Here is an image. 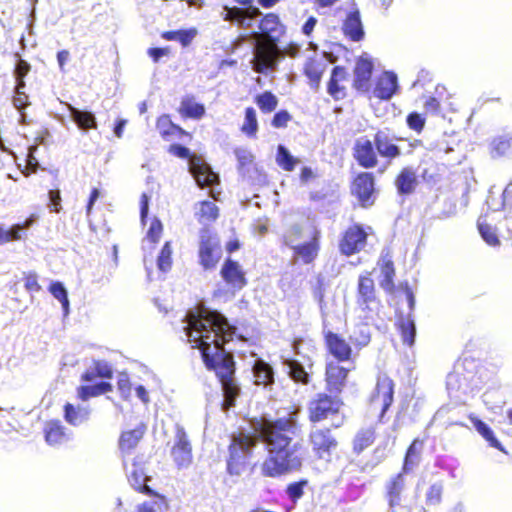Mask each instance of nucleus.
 <instances>
[{
    "label": "nucleus",
    "instance_id": "1",
    "mask_svg": "<svg viewBox=\"0 0 512 512\" xmlns=\"http://www.w3.org/2000/svg\"><path fill=\"white\" fill-rule=\"evenodd\" d=\"M299 408H292L275 419H262L254 425V433L233 435L229 446L227 472L239 476L245 469L246 459L258 442H262L267 457L261 465L266 477L276 478L301 470L304 447L295 440L301 433Z\"/></svg>",
    "mask_w": 512,
    "mask_h": 512
},
{
    "label": "nucleus",
    "instance_id": "2",
    "mask_svg": "<svg viewBox=\"0 0 512 512\" xmlns=\"http://www.w3.org/2000/svg\"><path fill=\"white\" fill-rule=\"evenodd\" d=\"M183 322L187 341L193 348L200 350L207 369L215 371L222 386L225 402L233 406L240 393V387L234 378L233 358L225 350L224 345L234 336L241 339V336L236 334L237 328L231 325L222 313L210 309H190Z\"/></svg>",
    "mask_w": 512,
    "mask_h": 512
},
{
    "label": "nucleus",
    "instance_id": "3",
    "mask_svg": "<svg viewBox=\"0 0 512 512\" xmlns=\"http://www.w3.org/2000/svg\"><path fill=\"white\" fill-rule=\"evenodd\" d=\"M169 152L176 157L188 159L189 172L200 188L214 187L220 183L219 175L201 157L191 156L189 148L181 144H172Z\"/></svg>",
    "mask_w": 512,
    "mask_h": 512
},
{
    "label": "nucleus",
    "instance_id": "4",
    "mask_svg": "<svg viewBox=\"0 0 512 512\" xmlns=\"http://www.w3.org/2000/svg\"><path fill=\"white\" fill-rule=\"evenodd\" d=\"M341 404L337 397L318 394L317 398L311 401L309 405L310 421L320 422L329 416H333L332 426L340 427L343 424V417L338 415Z\"/></svg>",
    "mask_w": 512,
    "mask_h": 512
},
{
    "label": "nucleus",
    "instance_id": "5",
    "mask_svg": "<svg viewBox=\"0 0 512 512\" xmlns=\"http://www.w3.org/2000/svg\"><path fill=\"white\" fill-rule=\"evenodd\" d=\"M407 472H400L386 484V499L391 512H425L421 509L413 511L403 493L406 487Z\"/></svg>",
    "mask_w": 512,
    "mask_h": 512
},
{
    "label": "nucleus",
    "instance_id": "6",
    "mask_svg": "<svg viewBox=\"0 0 512 512\" xmlns=\"http://www.w3.org/2000/svg\"><path fill=\"white\" fill-rule=\"evenodd\" d=\"M312 451L319 459L329 460L337 449L338 441L327 427L313 426L309 433Z\"/></svg>",
    "mask_w": 512,
    "mask_h": 512
},
{
    "label": "nucleus",
    "instance_id": "7",
    "mask_svg": "<svg viewBox=\"0 0 512 512\" xmlns=\"http://www.w3.org/2000/svg\"><path fill=\"white\" fill-rule=\"evenodd\" d=\"M220 245L208 228L200 230L199 262L205 270L213 269L220 259Z\"/></svg>",
    "mask_w": 512,
    "mask_h": 512
},
{
    "label": "nucleus",
    "instance_id": "8",
    "mask_svg": "<svg viewBox=\"0 0 512 512\" xmlns=\"http://www.w3.org/2000/svg\"><path fill=\"white\" fill-rule=\"evenodd\" d=\"M281 57L276 47L259 46L254 49L250 64L254 72L266 75L277 69Z\"/></svg>",
    "mask_w": 512,
    "mask_h": 512
},
{
    "label": "nucleus",
    "instance_id": "9",
    "mask_svg": "<svg viewBox=\"0 0 512 512\" xmlns=\"http://www.w3.org/2000/svg\"><path fill=\"white\" fill-rule=\"evenodd\" d=\"M171 456L178 469L188 468L192 463V445L184 427L179 424L175 426L174 445L171 449Z\"/></svg>",
    "mask_w": 512,
    "mask_h": 512
},
{
    "label": "nucleus",
    "instance_id": "10",
    "mask_svg": "<svg viewBox=\"0 0 512 512\" xmlns=\"http://www.w3.org/2000/svg\"><path fill=\"white\" fill-rule=\"evenodd\" d=\"M356 303L358 307L365 312V318H368V313L374 312L379 305L376 296L374 280L367 275H360L357 285Z\"/></svg>",
    "mask_w": 512,
    "mask_h": 512
},
{
    "label": "nucleus",
    "instance_id": "11",
    "mask_svg": "<svg viewBox=\"0 0 512 512\" xmlns=\"http://www.w3.org/2000/svg\"><path fill=\"white\" fill-rule=\"evenodd\" d=\"M261 15L262 13L258 7L240 8L237 6L229 7L227 5L223 6V12L221 13L224 21L237 23L238 26L246 30H251L254 20Z\"/></svg>",
    "mask_w": 512,
    "mask_h": 512
},
{
    "label": "nucleus",
    "instance_id": "12",
    "mask_svg": "<svg viewBox=\"0 0 512 512\" xmlns=\"http://www.w3.org/2000/svg\"><path fill=\"white\" fill-rule=\"evenodd\" d=\"M366 241L367 233L362 226L356 224L345 231L340 241L339 249L342 254L350 256L363 249L366 245Z\"/></svg>",
    "mask_w": 512,
    "mask_h": 512
},
{
    "label": "nucleus",
    "instance_id": "13",
    "mask_svg": "<svg viewBox=\"0 0 512 512\" xmlns=\"http://www.w3.org/2000/svg\"><path fill=\"white\" fill-rule=\"evenodd\" d=\"M374 142L366 137H360L355 141L353 156L357 163L366 169L374 168L378 164L377 151Z\"/></svg>",
    "mask_w": 512,
    "mask_h": 512
},
{
    "label": "nucleus",
    "instance_id": "14",
    "mask_svg": "<svg viewBox=\"0 0 512 512\" xmlns=\"http://www.w3.org/2000/svg\"><path fill=\"white\" fill-rule=\"evenodd\" d=\"M374 176L372 173H360L352 186L353 194L358 198L362 207L371 206L374 203Z\"/></svg>",
    "mask_w": 512,
    "mask_h": 512
},
{
    "label": "nucleus",
    "instance_id": "15",
    "mask_svg": "<svg viewBox=\"0 0 512 512\" xmlns=\"http://www.w3.org/2000/svg\"><path fill=\"white\" fill-rule=\"evenodd\" d=\"M394 395V383L387 376H380L377 380L375 392L371 397V402L374 406H381L380 418H382L385 412L389 409L393 402Z\"/></svg>",
    "mask_w": 512,
    "mask_h": 512
},
{
    "label": "nucleus",
    "instance_id": "16",
    "mask_svg": "<svg viewBox=\"0 0 512 512\" xmlns=\"http://www.w3.org/2000/svg\"><path fill=\"white\" fill-rule=\"evenodd\" d=\"M401 140L396 138L389 129H382L374 135V145L377 153L384 158L394 159L401 155V150L395 141Z\"/></svg>",
    "mask_w": 512,
    "mask_h": 512
},
{
    "label": "nucleus",
    "instance_id": "17",
    "mask_svg": "<svg viewBox=\"0 0 512 512\" xmlns=\"http://www.w3.org/2000/svg\"><path fill=\"white\" fill-rule=\"evenodd\" d=\"M222 279L234 291H239L247 285L245 273L237 261L227 258L221 268Z\"/></svg>",
    "mask_w": 512,
    "mask_h": 512
},
{
    "label": "nucleus",
    "instance_id": "18",
    "mask_svg": "<svg viewBox=\"0 0 512 512\" xmlns=\"http://www.w3.org/2000/svg\"><path fill=\"white\" fill-rule=\"evenodd\" d=\"M253 383L256 386H261L267 391H272L275 384V371L274 368L261 358L254 360L252 365Z\"/></svg>",
    "mask_w": 512,
    "mask_h": 512
},
{
    "label": "nucleus",
    "instance_id": "19",
    "mask_svg": "<svg viewBox=\"0 0 512 512\" xmlns=\"http://www.w3.org/2000/svg\"><path fill=\"white\" fill-rule=\"evenodd\" d=\"M398 89L397 75L390 71H385L377 80L373 94L375 97L383 100H389Z\"/></svg>",
    "mask_w": 512,
    "mask_h": 512
},
{
    "label": "nucleus",
    "instance_id": "20",
    "mask_svg": "<svg viewBox=\"0 0 512 512\" xmlns=\"http://www.w3.org/2000/svg\"><path fill=\"white\" fill-rule=\"evenodd\" d=\"M380 265V280L379 285L386 292H392L394 290V277H395V268L394 263L392 261V256L390 252L387 250H383L381 254V260L379 262Z\"/></svg>",
    "mask_w": 512,
    "mask_h": 512
},
{
    "label": "nucleus",
    "instance_id": "21",
    "mask_svg": "<svg viewBox=\"0 0 512 512\" xmlns=\"http://www.w3.org/2000/svg\"><path fill=\"white\" fill-rule=\"evenodd\" d=\"M329 352L339 361L349 360L352 349L350 345L338 334L331 331L325 335Z\"/></svg>",
    "mask_w": 512,
    "mask_h": 512
},
{
    "label": "nucleus",
    "instance_id": "22",
    "mask_svg": "<svg viewBox=\"0 0 512 512\" xmlns=\"http://www.w3.org/2000/svg\"><path fill=\"white\" fill-rule=\"evenodd\" d=\"M348 370L337 363H329L326 367V382L331 393H340L345 385Z\"/></svg>",
    "mask_w": 512,
    "mask_h": 512
},
{
    "label": "nucleus",
    "instance_id": "23",
    "mask_svg": "<svg viewBox=\"0 0 512 512\" xmlns=\"http://www.w3.org/2000/svg\"><path fill=\"white\" fill-rule=\"evenodd\" d=\"M258 28L263 35L271 41L276 42L284 33V26L279 17L274 13L265 15L258 24Z\"/></svg>",
    "mask_w": 512,
    "mask_h": 512
},
{
    "label": "nucleus",
    "instance_id": "24",
    "mask_svg": "<svg viewBox=\"0 0 512 512\" xmlns=\"http://www.w3.org/2000/svg\"><path fill=\"white\" fill-rule=\"evenodd\" d=\"M66 106L70 113V118L80 130L87 132L90 129H97L98 124L93 112L78 109L71 104H66Z\"/></svg>",
    "mask_w": 512,
    "mask_h": 512
},
{
    "label": "nucleus",
    "instance_id": "25",
    "mask_svg": "<svg viewBox=\"0 0 512 512\" xmlns=\"http://www.w3.org/2000/svg\"><path fill=\"white\" fill-rule=\"evenodd\" d=\"M342 30L345 36L352 41H360L364 37V29L359 10L355 9L348 13L344 20Z\"/></svg>",
    "mask_w": 512,
    "mask_h": 512
},
{
    "label": "nucleus",
    "instance_id": "26",
    "mask_svg": "<svg viewBox=\"0 0 512 512\" xmlns=\"http://www.w3.org/2000/svg\"><path fill=\"white\" fill-rule=\"evenodd\" d=\"M395 186L401 196L412 194L417 186L415 170L412 167L403 168L395 179Z\"/></svg>",
    "mask_w": 512,
    "mask_h": 512
},
{
    "label": "nucleus",
    "instance_id": "27",
    "mask_svg": "<svg viewBox=\"0 0 512 512\" xmlns=\"http://www.w3.org/2000/svg\"><path fill=\"white\" fill-rule=\"evenodd\" d=\"M373 63L366 56H361L355 66V87L358 90H367L373 72Z\"/></svg>",
    "mask_w": 512,
    "mask_h": 512
},
{
    "label": "nucleus",
    "instance_id": "28",
    "mask_svg": "<svg viewBox=\"0 0 512 512\" xmlns=\"http://www.w3.org/2000/svg\"><path fill=\"white\" fill-rule=\"evenodd\" d=\"M90 415L91 409L88 405L67 403L64 406V418L70 425L79 426L87 422Z\"/></svg>",
    "mask_w": 512,
    "mask_h": 512
},
{
    "label": "nucleus",
    "instance_id": "29",
    "mask_svg": "<svg viewBox=\"0 0 512 512\" xmlns=\"http://www.w3.org/2000/svg\"><path fill=\"white\" fill-rule=\"evenodd\" d=\"M282 364L287 374L294 382L300 384L309 383L310 375L299 360L293 358H283Z\"/></svg>",
    "mask_w": 512,
    "mask_h": 512
},
{
    "label": "nucleus",
    "instance_id": "30",
    "mask_svg": "<svg viewBox=\"0 0 512 512\" xmlns=\"http://www.w3.org/2000/svg\"><path fill=\"white\" fill-rule=\"evenodd\" d=\"M234 155L238 162V172L242 177H249L250 169L253 167L256 169L254 163L255 157L252 152L244 147H237L234 149Z\"/></svg>",
    "mask_w": 512,
    "mask_h": 512
},
{
    "label": "nucleus",
    "instance_id": "31",
    "mask_svg": "<svg viewBox=\"0 0 512 512\" xmlns=\"http://www.w3.org/2000/svg\"><path fill=\"white\" fill-rule=\"evenodd\" d=\"M491 153L495 157L512 154V133L504 132L491 141Z\"/></svg>",
    "mask_w": 512,
    "mask_h": 512
},
{
    "label": "nucleus",
    "instance_id": "32",
    "mask_svg": "<svg viewBox=\"0 0 512 512\" xmlns=\"http://www.w3.org/2000/svg\"><path fill=\"white\" fill-rule=\"evenodd\" d=\"M423 446V441L419 439H415L411 443L405 455L402 471L409 473L419 464Z\"/></svg>",
    "mask_w": 512,
    "mask_h": 512
},
{
    "label": "nucleus",
    "instance_id": "33",
    "mask_svg": "<svg viewBox=\"0 0 512 512\" xmlns=\"http://www.w3.org/2000/svg\"><path fill=\"white\" fill-rule=\"evenodd\" d=\"M198 31L196 28L180 29L165 31L161 34V37L166 41H177L183 47H187L191 44L194 38L197 36Z\"/></svg>",
    "mask_w": 512,
    "mask_h": 512
},
{
    "label": "nucleus",
    "instance_id": "34",
    "mask_svg": "<svg viewBox=\"0 0 512 512\" xmlns=\"http://www.w3.org/2000/svg\"><path fill=\"white\" fill-rule=\"evenodd\" d=\"M45 440L51 446H56L67 441L65 428L58 421H51L45 427Z\"/></svg>",
    "mask_w": 512,
    "mask_h": 512
},
{
    "label": "nucleus",
    "instance_id": "35",
    "mask_svg": "<svg viewBox=\"0 0 512 512\" xmlns=\"http://www.w3.org/2000/svg\"><path fill=\"white\" fill-rule=\"evenodd\" d=\"M325 65L321 61L309 59L304 66V73L310 80V86L313 90L319 88L321 77L324 71Z\"/></svg>",
    "mask_w": 512,
    "mask_h": 512
},
{
    "label": "nucleus",
    "instance_id": "36",
    "mask_svg": "<svg viewBox=\"0 0 512 512\" xmlns=\"http://www.w3.org/2000/svg\"><path fill=\"white\" fill-rule=\"evenodd\" d=\"M112 391V385L109 382H99L94 385H82L77 389L79 399L87 401L92 397L102 395Z\"/></svg>",
    "mask_w": 512,
    "mask_h": 512
},
{
    "label": "nucleus",
    "instance_id": "37",
    "mask_svg": "<svg viewBox=\"0 0 512 512\" xmlns=\"http://www.w3.org/2000/svg\"><path fill=\"white\" fill-rule=\"evenodd\" d=\"M318 231H315L312 241L298 244L292 247L294 254L301 257L305 263L311 262L317 255Z\"/></svg>",
    "mask_w": 512,
    "mask_h": 512
},
{
    "label": "nucleus",
    "instance_id": "38",
    "mask_svg": "<svg viewBox=\"0 0 512 512\" xmlns=\"http://www.w3.org/2000/svg\"><path fill=\"white\" fill-rule=\"evenodd\" d=\"M275 160L277 165L287 172L293 171L296 165L300 162V160L293 156L289 149L283 144H279L277 146Z\"/></svg>",
    "mask_w": 512,
    "mask_h": 512
},
{
    "label": "nucleus",
    "instance_id": "39",
    "mask_svg": "<svg viewBox=\"0 0 512 512\" xmlns=\"http://www.w3.org/2000/svg\"><path fill=\"white\" fill-rule=\"evenodd\" d=\"M471 422L476 431L489 443L491 447L506 453L502 444L495 437L492 429L485 422L478 418H471Z\"/></svg>",
    "mask_w": 512,
    "mask_h": 512
},
{
    "label": "nucleus",
    "instance_id": "40",
    "mask_svg": "<svg viewBox=\"0 0 512 512\" xmlns=\"http://www.w3.org/2000/svg\"><path fill=\"white\" fill-rule=\"evenodd\" d=\"M398 322L403 343L407 344L408 346H412L416 337V325L414 317L411 316V314H407L406 318L400 316Z\"/></svg>",
    "mask_w": 512,
    "mask_h": 512
},
{
    "label": "nucleus",
    "instance_id": "41",
    "mask_svg": "<svg viewBox=\"0 0 512 512\" xmlns=\"http://www.w3.org/2000/svg\"><path fill=\"white\" fill-rule=\"evenodd\" d=\"M349 339L351 343L359 349L367 346L371 340L370 327L365 323L356 325L350 334Z\"/></svg>",
    "mask_w": 512,
    "mask_h": 512
},
{
    "label": "nucleus",
    "instance_id": "42",
    "mask_svg": "<svg viewBox=\"0 0 512 512\" xmlns=\"http://www.w3.org/2000/svg\"><path fill=\"white\" fill-rule=\"evenodd\" d=\"M375 440V431L372 427L361 429L357 432L353 441V450L356 453H361L364 449L369 447Z\"/></svg>",
    "mask_w": 512,
    "mask_h": 512
},
{
    "label": "nucleus",
    "instance_id": "43",
    "mask_svg": "<svg viewBox=\"0 0 512 512\" xmlns=\"http://www.w3.org/2000/svg\"><path fill=\"white\" fill-rule=\"evenodd\" d=\"M195 216L203 224L215 221L218 218V207L213 202L203 201L195 212Z\"/></svg>",
    "mask_w": 512,
    "mask_h": 512
},
{
    "label": "nucleus",
    "instance_id": "44",
    "mask_svg": "<svg viewBox=\"0 0 512 512\" xmlns=\"http://www.w3.org/2000/svg\"><path fill=\"white\" fill-rule=\"evenodd\" d=\"M128 480L135 490L145 493L147 495L154 494V491L147 485V476L144 474L142 470H139L136 467H134V469L128 476Z\"/></svg>",
    "mask_w": 512,
    "mask_h": 512
},
{
    "label": "nucleus",
    "instance_id": "45",
    "mask_svg": "<svg viewBox=\"0 0 512 512\" xmlns=\"http://www.w3.org/2000/svg\"><path fill=\"white\" fill-rule=\"evenodd\" d=\"M49 292L61 303L64 316H67L70 311V303L68 299V292L63 283L59 281L52 282L49 286Z\"/></svg>",
    "mask_w": 512,
    "mask_h": 512
},
{
    "label": "nucleus",
    "instance_id": "46",
    "mask_svg": "<svg viewBox=\"0 0 512 512\" xmlns=\"http://www.w3.org/2000/svg\"><path fill=\"white\" fill-rule=\"evenodd\" d=\"M255 103L262 113L273 112L278 105V98L270 91H265L255 97Z\"/></svg>",
    "mask_w": 512,
    "mask_h": 512
},
{
    "label": "nucleus",
    "instance_id": "47",
    "mask_svg": "<svg viewBox=\"0 0 512 512\" xmlns=\"http://www.w3.org/2000/svg\"><path fill=\"white\" fill-rule=\"evenodd\" d=\"M180 111L186 117L200 119L205 114L204 105L193 101L192 99H183Z\"/></svg>",
    "mask_w": 512,
    "mask_h": 512
},
{
    "label": "nucleus",
    "instance_id": "48",
    "mask_svg": "<svg viewBox=\"0 0 512 512\" xmlns=\"http://www.w3.org/2000/svg\"><path fill=\"white\" fill-rule=\"evenodd\" d=\"M308 486L307 479H300L299 481L292 482L287 485L285 494L287 498L296 504L299 499L304 495V489Z\"/></svg>",
    "mask_w": 512,
    "mask_h": 512
},
{
    "label": "nucleus",
    "instance_id": "49",
    "mask_svg": "<svg viewBox=\"0 0 512 512\" xmlns=\"http://www.w3.org/2000/svg\"><path fill=\"white\" fill-rule=\"evenodd\" d=\"M140 430H130L122 433L119 441V446L122 451H129L135 448L142 437Z\"/></svg>",
    "mask_w": 512,
    "mask_h": 512
},
{
    "label": "nucleus",
    "instance_id": "50",
    "mask_svg": "<svg viewBox=\"0 0 512 512\" xmlns=\"http://www.w3.org/2000/svg\"><path fill=\"white\" fill-rule=\"evenodd\" d=\"M258 130V122L256 111L253 107H248L245 110V119L242 126V131L249 137L255 136Z\"/></svg>",
    "mask_w": 512,
    "mask_h": 512
},
{
    "label": "nucleus",
    "instance_id": "51",
    "mask_svg": "<svg viewBox=\"0 0 512 512\" xmlns=\"http://www.w3.org/2000/svg\"><path fill=\"white\" fill-rule=\"evenodd\" d=\"M446 386L450 394L465 392L466 379L458 372L449 373L446 378Z\"/></svg>",
    "mask_w": 512,
    "mask_h": 512
},
{
    "label": "nucleus",
    "instance_id": "52",
    "mask_svg": "<svg viewBox=\"0 0 512 512\" xmlns=\"http://www.w3.org/2000/svg\"><path fill=\"white\" fill-rule=\"evenodd\" d=\"M172 265V247L170 242H166L162 247L158 258H157V266L158 269L162 272H167L170 270Z\"/></svg>",
    "mask_w": 512,
    "mask_h": 512
},
{
    "label": "nucleus",
    "instance_id": "53",
    "mask_svg": "<svg viewBox=\"0 0 512 512\" xmlns=\"http://www.w3.org/2000/svg\"><path fill=\"white\" fill-rule=\"evenodd\" d=\"M301 234H302V228L299 225L294 224V225L290 226L284 233L283 243L286 246L292 248L295 245L300 244L299 241L301 239Z\"/></svg>",
    "mask_w": 512,
    "mask_h": 512
},
{
    "label": "nucleus",
    "instance_id": "54",
    "mask_svg": "<svg viewBox=\"0 0 512 512\" xmlns=\"http://www.w3.org/2000/svg\"><path fill=\"white\" fill-rule=\"evenodd\" d=\"M478 229L479 232L483 238V240L490 246H497L500 244V241L498 239V236L495 233V230L493 227L483 224L481 222H478Z\"/></svg>",
    "mask_w": 512,
    "mask_h": 512
},
{
    "label": "nucleus",
    "instance_id": "55",
    "mask_svg": "<svg viewBox=\"0 0 512 512\" xmlns=\"http://www.w3.org/2000/svg\"><path fill=\"white\" fill-rule=\"evenodd\" d=\"M14 58L16 59L14 77L25 78L31 70V65L26 60L21 59L19 52L14 53Z\"/></svg>",
    "mask_w": 512,
    "mask_h": 512
},
{
    "label": "nucleus",
    "instance_id": "56",
    "mask_svg": "<svg viewBox=\"0 0 512 512\" xmlns=\"http://www.w3.org/2000/svg\"><path fill=\"white\" fill-rule=\"evenodd\" d=\"M443 487L439 483L431 485L426 493V501L429 505H438L441 502Z\"/></svg>",
    "mask_w": 512,
    "mask_h": 512
},
{
    "label": "nucleus",
    "instance_id": "57",
    "mask_svg": "<svg viewBox=\"0 0 512 512\" xmlns=\"http://www.w3.org/2000/svg\"><path fill=\"white\" fill-rule=\"evenodd\" d=\"M162 230L163 226L161 221L158 219H154L151 222L150 227L148 229L147 240L153 245L156 244L161 237Z\"/></svg>",
    "mask_w": 512,
    "mask_h": 512
},
{
    "label": "nucleus",
    "instance_id": "58",
    "mask_svg": "<svg viewBox=\"0 0 512 512\" xmlns=\"http://www.w3.org/2000/svg\"><path fill=\"white\" fill-rule=\"evenodd\" d=\"M157 129L159 130V133L166 138L170 135V130H176L179 129L177 126H175L168 116L163 115L158 118L157 120Z\"/></svg>",
    "mask_w": 512,
    "mask_h": 512
},
{
    "label": "nucleus",
    "instance_id": "59",
    "mask_svg": "<svg viewBox=\"0 0 512 512\" xmlns=\"http://www.w3.org/2000/svg\"><path fill=\"white\" fill-rule=\"evenodd\" d=\"M291 119L292 116L287 110H280L274 114L271 125L274 128H285Z\"/></svg>",
    "mask_w": 512,
    "mask_h": 512
},
{
    "label": "nucleus",
    "instance_id": "60",
    "mask_svg": "<svg viewBox=\"0 0 512 512\" xmlns=\"http://www.w3.org/2000/svg\"><path fill=\"white\" fill-rule=\"evenodd\" d=\"M406 122L408 127L416 132H420L425 125L424 117L416 112L410 113L406 118Z\"/></svg>",
    "mask_w": 512,
    "mask_h": 512
},
{
    "label": "nucleus",
    "instance_id": "61",
    "mask_svg": "<svg viewBox=\"0 0 512 512\" xmlns=\"http://www.w3.org/2000/svg\"><path fill=\"white\" fill-rule=\"evenodd\" d=\"M95 369L99 378L111 379L113 370L111 365L104 360H95Z\"/></svg>",
    "mask_w": 512,
    "mask_h": 512
},
{
    "label": "nucleus",
    "instance_id": "62",
    "mask_svg": "<svg viewBox=\"0 0 512 512\" xmlns=\"http://www.w3.org/2000/svg\"><path fill=\"white\" fill-rule=\"evenodd\" d=\"M486 204L488 206V208L492 211H499L501 209H504L505 206L507 205V202L505 201L504 198H496L494 195H493V192L492 190L489 191V195L487 197V200H486Z\"/></svg>",
    "mask_w": 512,
    "mask_h": 512
},
{
    "label": "nucleus",
    "instance_id": "63",
    "mask_svg": "<svg viewBox=\"0 0 512 512\" xmlns=\"http://www.w3.org/2000/svg\"><path fill=\"white\" fill-rule=\"evenodd\" d=\"M49 204L48 207L51 212L58 213L61 210V196L59 190H50L48 192Z\"/></svg>",
    "mask_w": 512,
    "mask_h": 512
},
{
    "label": "nucleus",
    "instance_id": "64",
    "mask_svg": "<svg viewBox=\"0 0 512 512\" xmlns=\"http://www.w3.org/2000/svg\"><path fill=\"white\" fill-rule=\"evenodd\" d=\"M327 91L336 100L343 98L345 95L343 88L339 85V82L333 81L331 78L328 82Z\"/></svg>",
    "mask_w": 512,
    "mask_h": 512
}]
</instances>
